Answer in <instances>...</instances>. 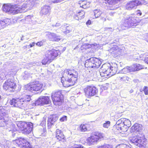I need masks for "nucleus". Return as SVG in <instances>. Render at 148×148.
Instances as JSON below:
<instances>
[{"mask_svg":"<svg viewBox=\"0 0 148 148\" xmlns=\"http://www.w3.org/2000/svg\"><path fill=\"white\" fill-rule=\"evenodd\" d=\"M61 79L63 86L68 87L73 86L77 81L78 73L73 69H67L63 71Z\"/></svg>","mask_w":148,"mask_h":148,"instance_id":"nucleus-1","label":"nucleus"},{"mask_svg":"<svg viewBox=\"0 0 148 148\" xmlns=\"http://www.w3.org/2000/svg\"><path fill=\"white\" fill-rule=\"evenodd\" d=\"M131 125V122L129 119L121 118L116 122L113 127L112 130L115 134H123L128 130Z\"/></svg>","mask_w":148,"mask_h":148,"instance_id":"nucleus-2","label":"nucleus"},{"mask_svg":"<svg viewBox=\"0 0 148 148\" xmlns=\"http://www.w3.org/2000/svg\"><path fill=\"white\" fill-rule=\"evenodd\" d=\"M60 53V51L59 50H56L52 49L47 51L42 61L43 65H45L49 64L54 60Z\"/></svg>","mask_w":148,"mask_h":148,"instance_id":"nucleus-3","label":"nucleus"},{"mask_svg":"<svg viewBox=\"0 0 148 148\" xmlns=\"http://www.w3.org/2000/svg\"><path fill=\"white\" fill-rule=\"evenodd\" d=\"M114 66H109L107 64H103L100 70V75L102 77L107 78L108 76H111L116 73L117 72V65L114 64Z\"/></svg>","mask_w":148,"mask_h":148,"instance_id":"nucleus-4","label":"nucleus"},{"mask_svg":"<svg viewBox=\"0 0 148 148\" xmlns=\"http://www.w3.org/2000/svg\"><path fill=\"white\" fill-rule=\"evenodd\" d=\"M141 21L139 17L134 16V14H132L131 16L125 19L122 27L127 28L133 27L138 25Z\"/></svg>","mask_w":148,"mask_h":148,"instance_id":"nucleus-5","label":"nucleus"},{"mask_svg":"<svg viewBox=\"0 0 148 148\" xmlns=\"http://www.w3.org/2000/svg\"><path fill=\"white\" fill-rule=\"evenodd\" d=\"M101 64L100 60L95 57H92L86 60L84 66L86 68L92 70L99 67Z\"/></svg>","mask_w":148,"mask_h":148,"instance_id":"nucleus-6","label":"nucleus"},{"mask_svg":"<svg viewBox=\"0 0 148 148\" xmlns=\"http://www.w3.org/2000/svg\"><path fill=\"white\" fill-rule=\"evenodd\" d=\"M51 97L53 103L55 105L60 106L63 103V98L61 90L53 92Z\"/></svg>","mask_w":148,"mask_h":148,"instance_id":"nucleus-7","label":"nucleus"},{"mask_svg":"<svg viewBox=\"0 0 148 148\" xmlns=\"http://www.w3.org/2000/svg\"><path fill=\"white\" fill-rule=\"evenodd\" d=\"M83 91L84 95L88 98L94 96L98 92V89L92 84L86 86Z\"/></svg>","mask_w":148,"mask_h":148,"instance_id":"nucleus-8","label":"nucleus"},{"mask_svg":"<svg viewBox=\"0 0 148 148\" xmlns=\"http://www.w3.org/2000/svg\"><path fill=\"white\" fill-rule=\"evenodd\" d=\"M43 86V84L38 81H34L27 84L25 86V90L27 91L32 92L34 91H37L40 90Z\"/></svg>","mask_w":148,"mask_h":148,"instance_id":"nucleus-9","label":"nucleus"},{"mask_svg":"<svg viewBox=\"0 0 148 148\" xmlns=\"http://www.w3.org/2000/svg\"><path fill=\"white\" fill-rule=\"evenodd\" d=\"M17 84L13 80L8 79L3 84V89L6 91L14 92L16 90Z\"/></svg>","mask_w":148,"mask_h":148,"instance_id":"nucleus-10","label":"nucleus"},{"mask_svg":"<svg viewBox=\"0 0 148 148\" xmlns=\"http://www.w3.org/2000/svg\"><path fill=\"white\" fill-rule=\"evenodd\" d=\"M12 7L11 13L13 14L24 13L29 10L26 4H23L21 7L16 4L12 5Z\"/></svg>","mask_w":148,"mask_h":148,"instance_id":"nucleus-11","label":"nucleus"},{"mask_svg":"<svg viewBox=\"0 0 148 148\" xmlns=\"http://www.w3.org/2000/svg\"><path fill=\"white\" fill-rule=\"evenodd\" d=\"M21 98H13L10 101V104L14 107L23 109L27 106L26 103H24Z\"/></svg>","mask_w":148,"mask_h":148,"instance_id":"nucleus-12","label":"nucleus"},{"mask_svg":"<svg viewBox=\"0 0 148 148\" xmlns=\"http://www.w3.org/2000/svg\"><path fill=\"white\" fill-rule=\"evenodd\" d=\"M102 134L99 132L92 133L90 136L86 139L87 143L89 145H91L94 143H97L103 138Z\"/></svg>","mask_w":148,"mask_h":148,"instance_id":"nucleus-13","label":"nucleus"},{"mask_svg":"<svg viewBox=\"0 0 148 148\" xmlns=\"http://www.w3.org/2000/svg\"><path fill=\"white\" fill-rule=\"evenodd\" d=\"M14 141L15 143L21 148H34L29 142L25 138H19Z\"/></svg>","mask_w":148,"mask_h":148,"instance_id":"nucleus-14","label":"nucleus"},{"mask_svg":"<svg viewBox=\"0 0 148 148\" xmlns=\"http://www.w3.org/2000/svg\"><path fill=\"white\" fill-rule=\"evenodd\" d=\"M147 144V139L145 136L141 134L138 142L135 145L139 148H146Z\"/></svg>","mask_w":148,"mask_h":148,"instance_id":"nucleus-15","label":"nucleus"},{"mask_svg":"<svg viewBox=\"0 0 148 148\" xmlns=\"http://www.w3.org/2000/svg\"><path fill=\"white\" fill-rule=\"evenodd\" d=\"M144 68V66L142 64L136 63L133 64L131 66H128L127 69L130 72H134L142 70Z\"/></svg>","mask_w":148,"mask_h":148,"instance_id":"nucleus-16","label":"nucleus"},{"mask_svg":"<svg viewBox=\"0 0 148 148\" xmlns=\"http://www.w3.org/2000/svg\"><path fill=\"white\" fill-rule=\"evenodd\" d=\"M38 105H43L49 104L51 102L49 97L48 96H43L39 98L36 101Z\"/></svg>","mask_w":148,"mask_h":148,"instance_id":"nucleus-17","label":"nucleus"},{"mask_svg":"<svg viewBox=\"0 0 148 148\" xmlns=\"http://www.w3.org/2000/svg\"><path fill=\"white\" fill-rule=\"evenodd\" d=\"M56 137L57 139L60 141L64 142L66 140L65 136L60 130H57L56 133Z\"/></svg>","mask_w":148,"mask_h":148,"instance_id":"nucleus-18","label":"nucleus"},{"mask_svg":"<svg viewBox=\"0 0 148 148\" xmlns=\"http://www.w3.org/2000/svg\"><path fill=\"white\" fill-rule=\"evenodd\" d=\"M58 119V117L56 114H53L50 115L48 117L47 121V125L48 127L51 128L53 125L54 123Z\"/></svg>","mask_w":148,"mask_h":148,"instance_id":"nucleus-19","label":"nucleus"},{"mask_svg":"<svg viewBox=\"0 0 148 148\" xmlns=\"http://www.w3.org/2000/svg\"><path fill=\"white\" fill-rule=\"evenodd\" d=\"M91 126L89 123H82L80 125L79 129L81 132H86L89 131Z\"/></svg>","mask_w":148,"mask_h":148,"instance_id":"nucleus-20","label":"nucleus"},{"mask_svg":"<svg viewBox=\"0 0 148 148\" xmlns=\"http://www.w3.org/2000/svg\"><path fill=\"white\" fill-rule=\"evenodd\" d=\"M33 129V125L32 123H27L21 133L25 134H29L31 132Z\"/></svg>","mask_w":148,"mask_h":148,"instance_id":"nucleus-21","label":"nucleus"},{"mask_svg":"<svg viewBox=\"0 0 148 148\" xmlns=\"http://www.w3.org/2000/svg\"><path fill=\"white\" fill-rule=\"evenodd\" d=\"M142 125L137 123L134 124L131 127L130 132L131 133L139 132L142 130Z\"/></svg>","mask_w":148,"mask_h":148,"instance_id":"nucleus-22","label":"nucleus"},{"mask_svg":"<svg viewBox=\"0 0 148 148\" xmlns=\"http://www.w3.org/2000/svg\"><path fill=\"white\" fill-rule=\"evenodd\" d=\"M132 136L129 137V140L130 142L134 144L135 145L137 143L139 140L140 135L139 133L136 135L135 133H131Z\"/></svg>","mask_w":148,"mask_h":148,"instance_id":"nucleus-23","label":"nucleus"},{"mask_svg":"<svg viewBox=\"0 0 148 148\" xmlns=\"http://www.w3.org/2000/svg\"><path fill=\"white\" fill-rule=\"evenodd\" d=\"M27 123L26 122L22 121H17L16 125L17 127L16 129H15L14 131H18L21 132Z\"/></svg>","mask_w":148,"mask_h":148,"instance_id":"nucleus-24","label":"nucleus"},{"mask_svg":"<svg viewBox=\"0 0 148 148\" xmlns=\"http://www.w3.org/2000/svg\"><path fill=\"white\" fill-rule=\"evenodd\" d=\"M85 15V12L83 10H81L74 14L73 17L75 20H79L83 19Z\"/></svg>","mask_w":148,"mask_h":148,"instance_id":"nucleus-25","label":"nucleus"},{"mask_svg":"<svg viewBox=\"0 0 148 148\" xmlns=\"http://www.w3.org/2000/svg\"><path fill=\"white\" fill-rule=\"evenodd\" d=\"M140 4V3L138 0H135L131 1L128 3L127 5V7L128 9H132Z\"/></svg>","mask_w":148,"mask_h":148,"instance_id":"nucleus-26","label":"nucleus"},{"mask_svg":"<svg viewBox=\"0 0 148 148\" xmlns=\"http://www.w3.org/2000/svg\"><path fill=\"white\" fill-rule=\"evenodd\" d=\"M80 6L84 9H86L89 8L90 6V3L85 0H81L79 1Z\"/></svg>","mask_w":148,"mask_h":148,"instance_id":"nucleus-27","label":"nucleus"},{"mask_svg":"<svg viewBox=\"0 0 148 148\" xmlns=\"http://www.w3.org/2000/svg\"><path fill=\"white\" fill-rule=\"evenodd\" d=\"M50 41L53 42H58L61 40L60 36L54 33H51L49 36Z\"/></svg>","mask_w":148,"mask_h":148,"instance_id":"nucleus-28","label":"nucleus"},{"mask_svg":"<svg viewBox=\"0 0 148 148\" xmlns=\"http://www.w3.org/2000/svg\"><path fill=\"white\" fill-rule=\"evenodd\" d=\"M12 5L10 4H4L3 5V10L5 12H11V9Z\"/></svg>","mask_w":148,"mask_h":148,"instance_id":"nucleus-29","label":"nucleus"},{"mask_svg":"<svg viewBox=\"0 0 148 148\" xmlns=\"http://www.w3.org/2000/svg\"><path fill=\"white\" fill-rule=\"evenodd\" d=\"M111 54L114 57H117L119 55L120 51L119 49H116L115 48L112 47L110 49Z\"/></svg>","mask_w":148,"mask_h":148,"instance_id":"nucleus-30","label":"nucleus"},{"mask_svg":"<svg viewBox=\"0 0 148 148\" xmlns=\"http://www.w3.org/2000/svg\"><path fill=\"white\" fill-rule=\"evenodd\" d=\"M49 6L46 5L44 6L42 8L41 10V12L42 14H48L49 12Z\"/></svg>","mask_w":148,"mask_h":148,"instance_id":"nucleus-31","label":"nucleus"},{"mask_svg":"<svg viewBox=\"0 0 148 148\" xmlns=\"http://www.w3.org/2000/svg\"><path fill=\"white\" fill-rule=\"evenodd\" d=\"M31 95H26L21 98L23 99V101L24 103H26V102H29L31 100Z\"/></svg>","mask_w":148,"mask_h":148,"instance_id":"nucleus-32","label":"nucleus"},{"mask_svg":"<svg viewBox=\"0 0 148 148\" xmlns=\"http://www.w3.org/2000/svg\"><path fill=\"white\" fill-rule=\"evenodd\" d=\"M97 45L96 44H85L82 45V47L84 49L86 50L88 49L91 48L92 47L95 46Z\"/></svg>","mask_w":148,"mask_h":148,"instance_id":"nucleus-33","label":"nucleus"},{"mask_svg":"<svg viewBox=\"0 0 148 148\" xmlns=\"http://www.w3.org/2000/svg\"><path fill=\"white\" fill-rule=\"evenodd\" d=\"M105 1V3L109 5H113L116 3L117 2L116 0H103Z\"/></svg>","mask_w":148,"mask_h":148,"instance_id":"nucleus-34","label":"nucleus"},{"mask_svg":"<svg viewBox=\"0 0 148 148\" xmlns=\"http://www.w3.org/2000/svg\"><path fill=\"white\" fill-rule=\"evenodd\" d=\"M94 14L96 18L99 17L102 13V12L99 10L96 9L94 10Z\"/></svg>","mask_w":148,"mask_h":148,"instance_id":"nucleus-35","label":"nucleus"},{"mask_svg":"<svg viewBox=\"0 0 148 148\" xmlns=\"http://www.w3.org/2000/svg\"><path fill=\"white\" fill-rule=\"evenodd\" d=\"M129 78L127 76H124L123 77H119V80L120 81L123 83L127 82L128 81Z\"/></svg>","mask_w":148,"mask_h":148,"instance_id":"nucleus-36","label":"nucleus"},{"mask_svg":"<svg viewBox=\"0 0 148 148\" xmlns=\"http://www.w3.org/2000/svg\"><path fill=\"white\" fill-rule=\"evenodd\" d=\"M98 148H112V147L111 145L104 144L103 145L99 146Z\"/></svg>","mask_w":148,"mask_h":148,"instance_id":"nucleus-37","label":"nucleus"},{"mask_svg":"<svg viewBox=\"0 0 148 148\" xmlns=\"http://www.w3.org/2000/svg\"><path fill=\"white\" fill-rule=\"evenodd\" d=\"M110 122L109 121H106L105 123L103 124V127L108 128L110 126Z\"/></svg>","mask_w":148,"mask_h":148,"instance_id":"nucleus-38","label":"nucleus"},{"mask_svg":"<svg viewBox=\"0 0 148 148\" xmlns=\"http://www.w3.org/2000/svg\"><path fill=\"white\" fill-rule=\"evenodd\" d=\"M143 90L145 95H148V87L145 86L143 88Z\"/></svg>","mask_w":148,"mask_h":148,"instance_id":"nucleus-39","label":"nucleus"},{"mask_svg":"<svg viewBox=\"0 0 148 148\" xmlns=\"http://www.w3.org/2000/svg\"><path fill=\"white\" fill-rule=\"evenodd\" d=\"M36 44L37 46L40 47L43 46L44 45V42L42 41H40L37 42Z\"/></svg>","mask_w":148,"mask_h":148,"instance_id":"nucleus-40","label":"nucleus"},{"mask_svg":"<svg viewBox=\"0 0 148 148\" xmlns=\"http://www.w3.org/2000/svg\"><path fill=\"white\" fill-rule=\"evenodd\" d=\"M67 116H63L60 119V121L61 122H64L67 120Z\"/></svg>","mask_w":148,"mask_h":148,"instance_id":"nucleus-41","label":"nucleus"},{"mask_svg":"<svg viewBox=\"0 0 148 148\" xmlns=\"http://www.w3.org/2000/svg\"><path fill=\"white\" fill-rule=\"evenodd\" d=\"M74 148H84V147L81 145L75 144Z\"/></svg>","mask_w":148,"mask_h":148,"instance_id":"nucleus-42","label":"nucleus"},{"mask_svg":"<svg viewBox=\"0 0 148 148\" xmlns=\"http://www.w3.org/2000/svg\"><path fill=\"white\" fill-rule=\"evenodd\" d=\"M33 15H27L26 16L25 19L27 20H29V21L30 20H32V18H33Z\"/></svg>","mask_w":148,"mask_h":148,"instance_id":"nucleus-43","label":"nucleus"},{"mask_svg":"<svg viewBox=\"0 0 148 148\" xmlns=\"http://www.w3.org/2000/svg\"><path fill=\"white\" fill-rule=\"evenodd\" d=\"M124 146H125V144H120L117 145L116 148H124Z\"/></svg>","mask_w":148,"mask_h":148,"instance_id":"nucleus-44","label":"nucleus"},{"mask_svg":"<svg viewBox=\"0 0 148 148\" xmlns=\"http://www.w3.org/2000/svg\"><path fill=\"white\" fill-rule=\"evenodd\" d=\"M5 114V113H0V119H2L4 118Z\"/></svg>","mask_w":148,"mask_h":148,"instance_id":"nucleus-45","label":"nucleus"},{"mask_svg":"<svg viewBox=\"0 0 148 148\" xmlns=\"http://www.w3.org/2000/svg\"><path fill=\"white\" fill-rule=\"evenodd\" d=\"M63 0H55L53 1V3H57L62 2Z\"/></svg>","mask_w":148,"mask_h":148,"instance_id":"nucleus-46","label":"nucleus"},{"mask_svg":"<svg viewBox=\"0 0 148 148\" xmlns=\"http://www.w3.org/2000/svg\"><path fill=\"white\" fill-rule=\"evenodd\" d=\"M67 27H67L66 30L64 32V33L65 34H67L69 33L70 32V30L67 29Z\"/></svg>","mask_w":148,"mask_h":148,"instance_id":"nucleus-47","label":"nucleus"},{"mask_svg":"<svg viewBox=\"0 0 148 148\" xmlns=\"http://www.w3.org/2000/svg\"><path fill=\"white\" fill-rule=\"evenodd\" d=\"M35 45V43L34 42H32L31 43H30L29 45V46L30 47V48H31L33 47Z\"/></svg>","mask_w":148,"mask_h":148,"instance_id":"nucleus-48","label":"nucleus"},{"mask_svg":"<svg viewBox=\"0 0 148 148\" xmlns=\"http://www.w3.org/2000/svg\"><path fill=\"white\" fill-rule=\"evenodd\" d=\"M125 146H124V148H131L130 147L129 145H127L125 144Z\"/></svg>","mask_w":148,"mask_h":148,"instance_id":"nucleus-49","label":"nucleus"},{"mask_svg":"<svg viewBox=\"0 0 148 148\" xmlns=\"http://www.w3.org/2000/svg\"><path fill=\"white\" fill-rule=\"evenodd\" d=\"M138 12L136 13V14H139L140 16H141L142 14V12L140 10H138Z\"/></svg>","mask_w":148,"mask_h":148,"instance_id":"nucleus-50","label":"nucleus"},{"mask_svg":"<svg viewBox=\"0 0 148 148\" xmlns=\"http://www.w3.org/2000/svg\"><path fill=\"white\" fill-rule=\"evenodd\" d=\"M91 24V21L90 20H88L86 22L87 25H90Z\"/></svg>","mask_w":148,"mask_h":148,"instance_id":"nucleus-51","label":"nucleus"},{"mask_svg":"<svg viewBox=\"0 0 148 148\" xmlns=\"http://www.w3.org/2000/svg\"><path fill=\"white\" fill-rule=\"evenodd\" d=\"M144 60L145 62L148 64V58H146Z\"/></svg>","mask_w":148,"mask_h":148,"instance_id":"nucleus-52","label":"nucleus"},{"mask_svg":"<svg viewBox=\"0 0 148 148\" xmlns=\"http://www.w3.org/2000/svg\"><path fill=\"white\" fill-rule=\"evenodd\" d=\"M138 60V59L137 58H135L134 61L135 62H137Z\"/></svg>","mask_w":148,"mask_h":148,"instance_id":"nucleus-53","label":"nucleus"},{"mask_svg":"<svg viewBox=\"0 0 148 148\" xmlns=\"http://www.w3.org/2000/svg\"><path fill=\"white\" fill-rule=\"evenodd\" d=\"M133 92V90H131L130 91V93H132Z\"/></svg>","mask_w":148,"mask_h":148,"instance_id":"nucleus-54","label":"nucleus"},{"mask_svg":"<svg viewBox=\"0 0 148 148\" xmlns=\"http://www.w3.org/2000/svg\"><path fill=\"white\" fill-rule=\"evenodd\" d=\"M27 45L25 46H24L23 47V48H27Z\"/></svg>","mask_w":148,"mask_h":148,"instance_id":"nucleus-55","label":"nucleus"},{"mask_svg":"<svg viewBox=\"0 0 148 148\" xmlns=\"http://www.w3.org/2000/svg\"><path fill=\"white\" fill-rule=\"evenodd\" d=\"M12 148H16L15 147H12Z\"/></svg>","mask_w":148,"mask_h":148,"instance_id":"nucleus-56","label":"nucleus"},{"mask_svg":"<svg viewBox=\"0 0 148 148\" xmlns=\"http://www.w3.org/2000/svg\"><path fill=\"white\" fill-rule=\"evenodd\" d=\"M122 116V115H120V116L121 117Z\"/></svg>","mask_w":148,"mask_h":148,"instance_id":"nucleus-57","label":"nucleus"}]
</instances>
